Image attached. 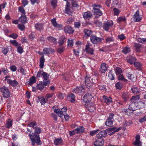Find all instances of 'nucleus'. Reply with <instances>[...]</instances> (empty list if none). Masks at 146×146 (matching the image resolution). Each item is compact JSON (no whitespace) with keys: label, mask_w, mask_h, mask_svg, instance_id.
I'll return each mask as SVG.
<instances>
[{"label":"nucleus","mask_w":146,"mask_h":146,"mask_svg":"<svg viewBox=\"0 0 146 146\" xmlns=\"http://www.w3.org/2000/svg\"><path fill=\"white\" fill-rule=\"evenodd\" d=\"M139 11L138 10L135 14L133 16L134 20L135 22L140 21L142 19V17L139 15Z\"/></svg>","instance_id":"nucleus-11"},{"label":"nucleus","mask_w":146,"mask_h":146,"mask_svg":"<svg viewBox=\"0 0 146 146\" xmlns=\"http://www.w3.org/2000/svg\"><path fill=\"white\" fill-rule=\"evenodd\" d=\"M118 79L119 80H121L124 82H126L127 81V80L125 79L123 74H120L118 76Z\"/></svg>","instance_id":"nucleus-43"},{"label":"nucleus","mask_w":146,"mask_h":146,"mask_svg":"<svg viewBox=\"0 0 146 146\" xmlns=\"http://www.w3.org/2000/svg\"><path fill=\"white\" fill-rule=\"evenodd\" d=\"M65 47H62L58 48L57 49V52L59 53H61L64 52L65 50Z\"/></svg>","instance_id":"nucleus-60"},{"label":"nucleus","mask_w":146,"mask_h":146,"mask_svg":"<svg viewBox=\"0 0 146 146\" xmlns=\"http://www.w3.org/2000/svg\"><path fill=\"white\" fill-rule=\"evenodd\" d=\"M45 61V59L44 58V57L43 56H42L40 58V68H43L44 66V63Z\"/></svg>","instance_id":"nucleus-37"},{"label":"nucleus","mask_w":146,"mask_h":146,"mask_svg":"<svg viewBox=\"0 0 146 146\" xmlns=\"http://www.w3.org/2000/svg\"><path fill=\"white\" fill-rule=\"evenodd\" d=\"M137 103V109H140L141 108H143L145 106V103L144 102H136Z\"/></svg>","instance_id":"nucleus-29"},{"label":"nucleus","mask_w":146,"mask_h":146,"mask_svg":"<svg viewBox=\"0 0 146 146\" xmlns=\"http://www.w3.org/2000/svg\"><path fill=\"white\" fill-rule=\"evenodd\" d=\"M90 40L93 44H96L101 42L102 39L101 38L95 36H90Z\"/></svg>","instance_id":"nucleus-6"},{"label":"nucleus","mask_w":146,"mask_h":146,"mask_svg":"<svg viewBox=\"0 0 146 146\" xmlns=\"http://www.w3.org/2000/svg\"><path fill=\"white\" fill-rule=\"evenodd\" d=\"M47 39L48 41L50 42L54 43H57L56 39L52 36H50L48 37L47 38Z\"/></svg>","instance_id":"nucleus-39"},{"label":"nucleus","mask_w":146,"mask_h":146,"mask_svg":"<svg viewBox=\"0 0 146 146\" xmlns=\"http://www.w3.org/2000/svg\"><path fill=\"white\" fill-rule=\"evenodd\" d=\"M115 86L116 89L121 90L122 87V84L119 82H117L115 84Z\"/></svg>","instance_id":"nucleus-54"},{"label":"nucleus","mask_w":146,"mask_h":146,"mask_svg":"<svg viewBox=\"0 0 146 146\" xmlns=\"http://www.w3.org/2000/svg\"><path fill=\"white\" fill-rule=\"evenodd\" d=\"M68 46L69 47H71L73 44V40L68 39Z\"/></svg>","instance_id":"nucleus-61"},{"label":"nucleus","mask_w":146,"mask_h":146,"mask_svg":"<svg viewBox=\"0 0 146 146\" xmlns=\"http://www.w3.org/2000/svg\"><path fill=\"white\" fill-rule=\"evenodd\" d=\"M12 121L11 119H8L6 121L5 126L8 129L12 127Z\"/></svg>","instance_id":"nucleus-30"},{"label":"nucleus","mask_w":146,"mask_h":146,"mask_svg":"<svg viewBox=\"0 0 146 146\" xmlns=\"http://www.w3.org/2000/svg\"><path fill=\"white\" fill-rule=\"evenodd\" d=\"M29 38L31 40H33L35 38V35L33 33H31L29 36Z\"/></svg>","instance_id":"nucleus-64"},{"label":"nucleus","mask_w":146,"mask_h":146,"mask_svg":"<svg viewBox=\"0 0 146 146\" xmlns=\"http://www.w3.org/2000/svg\"><path fill=\"white\" fill-rule=\"evenodd\" d=\"M19 21L23 23H25L27 22V20L26 16L22 15L19 19Z\"/></svg>","instance_id":"nucleus-28"},{"label":"nucleus","mask_w":146,"mask_h":146,"mask_svg":"<svg viewBox=\"0 0 146 146\" xmlns=\"http://www.w3.org/2000/svg\"><path fill=\"white\" fill-rule=\"evenodd\" d=\"M108 76L109 78L111 80H114V74L112 73L111 71V70L109 71Z\"/></svg>","instance_id":"nucleus-53"},{"label":"nucleus","mask_w":146,"mask_h":146,"mask_svg":"<svg viewBox=\"0 0 146 146\" xmlns=\"http://www.w3.org/2000/svg\"><path fill=\"white\" fill-rule=\"evenodd\" d=\"M63 140L61 138L55 139L54 140V143L56 145H58L63 143Z\"/></svg>","instance_id":"nucleus-25"},{"label":"nucleus","mask_w":146,"mask_h":146,"mask_svg":"<svg viewBox=\"0 0 146 146\" xmlns=\"http://www.w3.org/2000/svg\"><path fill=\"white\" fill-rule=\"evenodd\" d=\"M116 74L117 75H120L122 72V70L119 67H116L115 69Z\"/></svg>","instance_id":"nucleus-46"},{"label":"nucleus","mask_w":146,"mask_h":146,"mask_svg":"<svg viewBox=\"0 0 146 146\" xmlns=\"http://www.w3.org/2000/svg\"><path fill=\"white\" fill-rule=\"evenodd\" d=\"M134 46L135 47L136 51L137 52H140L143 50V47L142 45L137 43H135Z\"/></svg>","instance_id":"nucleus-21"},{"label":"nucleus","mask_w":146,"mask_h":146,"mask_svg":"<svg viewBox=\"0 0 146 146\" xmlns=\"http://www.w3.org/2000/svg\"><path fill=\"white\" fill-rule=\"evenodd\" d=\"M131 50L129 47L126 46L123 48L122 52L126 54L130 52Z\"/></svg>","instance_id":"nucleus-38"},{"label":"nucleus","mask_w":146,"mask_h":146,"mask_svg":"<svg viewBox=\"0 0 146 146\" xmlns=\"http://www.w3.org/2000/svg\"><path fill=\"white\" fill-rule=\"evenodd\" d=\"M99 131V129H96L95 130H93L91 131L89 133L90 135L91 136H93L95 135L97 133L98 131Z\"/></svg>","instance_id":"nucleus-52"},{"label":"nucleus","mask_w":146,"mask_h":146,"mask_svg":"<svg viewBox=\"0 0 146 146\" xmlns=\"http://www.w3.org/2000/svg\"><path fill=\"white\" fill-rule=\"evenodd\" d=\"M74 21V17H71L68 19L66 23L68 24H70Z\"/></svg>","instance_id":"nucleus-58"},{"label":"nucleus","mask_w":146,"mask_h":146,"mask_svg":"<svg viewBox=\"0 0 146 146\" xmlns=\"http://www.w3.org/2000/svg\"><path fill=\"white\" fill-rule=\"evenodd\" d=\"M83 16L85 20H88L92 16V14L90 11H87L83 13Z\"/></svg>","instance_id":"nucleus-18"},{"label":"nucleus","mask_w":146,"mask_h":146,"mask_svg":"<svg viewBox=\"0 0 146 146\" xmlns=\"http://www.w3.org/2000/svg\"><path fill=\"white\" fill-rule=\"evenodd\" d=\"M10 42L11 44L16 46H21V44H19L18 42H17L16 40H10Z\"/></svg>","instance_id":"nucleus-48"},{"label":"nucleus","mask_w":146,"mask_h":146,"mask_svg":"<svg viewBox=\"0 0 146 146\" xmlns=\"http://www.w3.org/2000/svg\"><path fill=\"white\" fill-rule=\"evenodd\" d=\"M107 70V66L105 63H102L100 67V71L102 73H104Z\"/></svg>","instance_id":"nucleus-15"},{"label":"nucleus","mask_w":146,"mask_h":146,"mask_svg":"<svg viewBox=\"0 0 146 146\" xmlns=\"http://www.w3.org/2000/svg\"><path fill=\"white\" fill-rule=\"evenodd\" d=\"M19 12L21 13L23 15H25L26 12L24 8L22 6H19L18 7Z\"/></svg>","instance_id":"nucleus-44"},{"label":"nucleus","mask_w":146,"mask_h":146,"mask_svg":"<svg viewBox=\"0 0 146 146\" xmlns=\"http://www.w3.org/2000/svg\"><path fill=\"white\" fill-rule=\"evenodd\" d=\"M92 98V96L90 93H87L83 97V101L86 103L90 102Z\"/></svg>","instance_id":"nucleus-8"},{"label":"nucleus","mask_w":146,"mask_h":146,"mask_svg":"<svg viewBox=\"0 0 146 146\" xmlns=\"http://www.w3.org/2000/svg\"><path fill=\"white\" fill-rule=\"evenodd\" d=\"M120 129V128L117 129L115 127H113L112 128H109L107 129L106 131L107 134L115 131L116 132H118Z\"/></svg>","instance_id":"nucleus-26"},{"label":"nucleus","mask_w":146,"mask_h":146,"mask_svg":"<svg viewBox=\"0 0 146 146\" xmlns=\"http://www.w3.org/2000/svg\"><path fill=\"white\" fill-rule=\"evenodd\" d=\"M106 131V130H103L100 132L98 134H97L96 137L98 138H100L102 137H105L107 135Z\"/></svg>","instance_id":"nucleus-24"},{"label":"nucleus","mask_w":146,"mask_h":146,"mask_svg":"<svg viewBox=\"0 0 146 146\" xmlns=\"http://www.w3.org/2000/svg\"><path fill=\"white\" fill-rule=\"evenodd\" d=\"M97 85L99 89L100 90H103L105 88V86L101 84H100L98 82Z\"/></svg>","instance_id":"nucleus-62"},{"label":"nucleus","mask_w":146,"mask_h":146,"mask_svg":"<svg viewBox=\"0 0 146 146\" xmlns=\"http://www.w3.org/2000/svg\"><path fill=\"white\" fill-rule=\"evenodd\" d=\"M67 108L64 107L61 109V110L58 107H55V109H54V111L60 117H62L63 115L66 114Z\"/></svg>","instance_id":"nucleus-5"},{"label":"nucleus","mask_w":146,"mask_h":146,"mask_svg":"<svg viewBox=\"0 0 146 146\" xmlns=\"http://www.w3.org/2000/svg\"><path fill=\"white\" fill-rule=\"evenodd\" d=\"M7 82L10 85L13 87H15L19 84L18 82L15 80H12L11 79H7Z\"/></svg>","instance_id":"nucleus-19"},{"label":"nucleus","mask_w":146,"mask_h":146,"mask_svg":"<svg viewBox=\"0 0 146 146\" xmlns=\"http://www.w3.org/2000/svg\"><path fill=\"white\" fill-rule=\"evenodd\" d=\"M140 136L139 135H137L136 136L135 140L133 143L134 145L137 146H141L142 143L140 141Z\"/></svg>","instance_id":"nucleus-14"},{"label":"nucleus","mask_w":146,"mask_h":146,"mask_svg":"<svg viewBox=\"0 0 146 146\" xmlns=\"http://www.w3.org/2000/svg\"><path fill=\"white\" fill-rule=\"evenodd\" d=\"M17 52L20 54H21L23 52V48L20 46H18L17 47Z\"/></svg>","instance_id":"nucleus-57"},{"label":"nucleus","mask_w":146,"mask_h":146,"mask_svg":"<svg viewBox=\"0 0 146 146\" xmlns=\"http://www.w3.org/2000/svg\"><path fill=\"white\" fill-rule=\"evenodd\" d=\"M122 99L124 102H126L129 98V96L128 93L127 92H124L122 94Z\"/></svg>","instance_id":"nucleus-31"},{"label":"nucleus","mask_w":146,"mask_h":146,"mask_svg":"<svg viewBox=\"0 0 146 146\" xmlns=\"http://www.w3.org/2000/svg\"><path fill=\"white\" fill-rule=\"evenodd\" d=\"M113 3L114 5L118 8H121V3L120 1L119 0H114Z\"/></svg>","instance_id":"nucleus-35"},{"label":"nucleus","mask_w":146,"mask_h":146,"mask_svg":"<svg viewBox=\"0 0 146 146\" xmlns=\"http://www.w3.org/2000/svg\"><path fill=\"white\" fill-rule=\"evenodd\" d=\"M18 27L21 31L24 30L25 29V25L23 24H18Z\"/></svg>","instance_id":"nucleus-59"},{"label":"nucleus","mask_w":146,"mask_h":146,"mask_svg":"<svg viewBox=\"0 0 146 146\" xmlns=\"http://www.w3.org/2000/svg\"><path fill=\"white\" fill-rule=\"evenodd\" d=\"M113 23L112 21H110L105 23L103 26L104 29L106 31H108L111 27L113 25Z\"/></svg>","instance_id":"nucleus-10"},{"label":"nucleus","mask_w":146,"mask_h":146,"mask_svg":"<svg viewBox=\"0 0 146 146\" xmlns=\"http://www.w3.org/2000/svg\"><path fill=\"white\" fill-rule=\"evenodd\" d=\"M134 65L137 69L140 70L142 69V65L139 62H135L134 63Z\"/></svg>","instance_id":"nucleus-36"},{"label":"nucleus","mask_w":146,"mask_h":146,"mask_svg":"<svg viewBox=\"0 0 146 146\" xmlns=\"http://www.w3.org/2000/svg\"><path fill=\"white\" fill-rule=\"evenodd\" d=\"M127 76L129 79H130L132 81H133L134 80H135V78L133 75L131 74L128 73L127 74Z\"/></svg>","instance_id":"nucleus-49"},{"label":"nucleus","mask_w":146,"mask_h":146,"mask_svg":"<svg viewBox=\"0 0 146 146\" xmlns=\"http://www.w3.org/2000/svg\"><path fill=\"white\" fill-rule=\"evenodd\" d=\"M131 104L129 106L128 109L130 111H134L137 109L136 102H131Z\"/></svg>","instance_id":"nucleus-17"},{"label":"nucleus","mask_w":146,"mask_h":146,"mask_svg":"<svg viewBox=\"0 0 146 146\" xmlns=\"http://www.w3.org/2000/svg\"><path fill=\"white\" fill-rule=\"evenodd\" d=\"M0 90L4 98H8L10 97L11 92L7 88L4 86L0 88Z\"/></svg>","instance_id":"nucleus-4"},{"label":"nucleus","mask_w":146,"mask_h":146,"mask_svg":"<svg viewBox=\"0 0 146 146\" xmlns=\"http://www.w3.org/2000/svg\"><path fill=\"white\" fill-rule=\"evenodd\" d=\"M104 140L103 139L99 138L94 143L95 146H102L104 144Z\"/></svg>","instance_id":"nucleus-13"},{"label":"nucleus","mask_w":146,"mask_h":146,"mask_svg":"<svg viewBox=\"0 0 146 146\" xmlns=\"http://www.w3.org/2000/svg\"><path fill=\"white\" fill-rule=\"evenodd\" d=\"M140 97L138 95L132 96L129 100L130 102H134L135 101H137L139 100Z\"/></svg>","instance_id":"nucleus-33"},{"label":"nucleus","mask_w":146,"mask_h":146,"mask_svg":"<svg viewBox=\"0 0 146 146\" xmlns=\"http://www.w3.org/2000/svg\"><path fill=\"white\" fill-rule=\"evenodd\" d=\"M126 59L127 62L130 64H132L136 60V59L135 57L130 56H128L127 57Z\"/></svg>","instance_id":"nucleus-23"},{"label":"nucleus","mask_w":146,"mask_h":146,"mask_svg":"<svg viewBox=\"0 0 146 146\" xmlns=\"http://www.w3.org/2000/svg\"><path fill=\"white\" fill-rule=\"evenodd\" d=\"M38 100L41 103V105L44 104L45 103V99L44 97H38Z\"/></svg>","instance_id":"nucleus-51"},{"label":"nucleus","mask_w":146,"mask_h":146,"mask_svg":"<svg viewBox=\"0 0 146 146\" xmlns=\"http://www.w3.org/2000/svg\"><path fill=\"white\" fill-rule=\"evenodd\" d=\"M29 126L33 127L35 129L34 133L29 134L31 143L32 145H34L36 143V122H32L29 124Z\"/></svg>","instance_id":"nucleus-1"},{"label":"nucleus","mask_w":146,"mask_h":146,"mask_svg":"<svg viewBox=\"0 0 146 146\" xmlns=\"http://www.w3.org/2000/svg\"><path fill=\"white\" fill-rule=\"evenodd\" d=\"M50 52H53L54 51L51 48H44L43 50V53L44 54H49Z\"/></svg>","instance_id":"nucleus-32"},{"label":"nucleus","mask_w":146,"mask_h":146,"mask_svg":"<svg viewBox=\"0 0 146 146\" xmlns=\"http://www.w3.org/2000/svg\"><path fill=\"white\" fill-rule=\"evenodd\" d=\"M103 97L104 102L107 104H109L113 102L112 98L111 97H108L104 96H103Z\"/></svg>","instance_id":"nucleus-22"},{"label":"nucleus","mask_w":146,"mask_h":146,"mask_svg":"<svg viewBox=\"0 0 146 146\" xmlns=\"http://www.w3.org/2000/svg\"><path fill=\"white\" fill-rule=\"evenodd\" d=\"M131 89L133 93L137 94L139 92V90L138 88L134 86H132Z\"/></svg>","instance_id":"nucleus-50"},{"label":"nucleus","mask_w":146,"mask_h":146,"mask_svg":"<svg viewBox=\"0 0 146 146\" xmlns=\"http://www.w3.org/2000/svg\"><path fill=\"white\" fill-rule=\"evenodd\" d=\"M36 78L34 76H33L30 78L29 81L27 82V84L29 86H31L33 84L36 83Z\"/></svg>","instance_id":"nucleus-16"},{"label":"nucleus","mask_w":146,"mask_h":146,"mask_svg":"<svg viewBox=\"0 0 146 146\" xmlns=\"http://www.w3.org/2000/svg\"><path fill=\"white\" fill-rule=\"evenodd\" d=\"M84 32L85 33V36H90L92 33L91 30L87 29H84Z\"/></svg>","instance_id":"nucleus-42"},{"label":"nucleus","mask_w":146,"mask_h":146,"mask_svg":"<svg viewBox=\"0 0 146 146\" xmlns=\"http://www.w3.org/2000/svg\"><path fill=\"white\" fill-rule=\"evenodd\" d=\"M95 75L91 74H87L85 78V84L88 88L92 87L93 84L94 82V79H93Z\"/></svg>","instance_id":"nucleus-2"},{"label":"nucleus","mask_w":146,"mask_h":146,"mask_svg":"<svg viewBox=\"0 0 146 146\" xmlns=\"http://www.w3.org/2000/svg\"><path fill=\"white\" fill-rule=\"evenodd\" d=\"M77 133H82L84 131V128L82 126H81L76 129Z\"/></svg>","instance_id":"nucleus-41"},{"label":"nucleus","mask_w":146,"mask_h":146,"mask_svg":"<svg viewBox=\"0 0 146 146\" xmlns=\"http://www.w3.org/2000/svg\"><path fill=\"white\" fill-rule=\"evenodd\" d=\"M68 100L72 102H73L75 101V96L73 94H69L67 96Z\"/></svg>","instance_id":"nucleus-27"},{"label":"nucleus","mask_w":146,"mask_h":146,"mask_svg":"<svg viewBox=\"0 0 146 146\" xmlns=\"http://www.w3.org/2000/svg\"><path fill=\"white\" fill-rule=\"evenodd\" d=\"M64 31L65 33L69 34H72L74 31V30L72 27L69 26L65 27Z\"/></svg>","instance_id":"nucleus-20"},{"label":"nucleus","mask_w":146,"mask_h":146,"mask_svg":"<svg viewBox=\"0 0 146 146\" xmlns=\"http://www.w3.org/2000/svg\"><path fill=\"white\" fill-rule=\"evenodd\" d=\"M88 110L91 112H92L95 109V107L94 104L92 102H89L86 105Z\"/></svg>","instance_id":"nucleus-12"},{"label":"nucleus","mask_w":146,"mask_h":146,"mask_svg":"<svg viewBox=\"0 0 146 146\" xmlns=\"http://www.w3.org/2000/svg\"><path fill=\"white\" fill-rule=\"evenodd\" d=\"M40 73H42L41 74H42V75L44 79H48L49 75L48 73L45 72H44L43 71H42L38 73V74H39Z\"/></svg>","instance_id":"nucleus-45"},{"label":"nucleus","mask_w":146,"mask_h":146,"mask_svg":"<svg viewBox=\"0 0 146 146\" xmlns=\"http://www.w3.org/2000/svg\"><path fill=\"white\" fill-rule=\"evenodd\" d=\"M50 83V81L48 79H44L43 80V85L47 86Z\"/></svg>","instance_id":"nucleus-63"},{"label":"nucleus","mask_w":146,"mask_h":146,"mask_svg":"<svg viewBox=\"0 0 146 146\" xmlns=\"http://www.w3.org/2000/svg\"><path fill=\"white\" fill-rule=\"evenodd\" d=\"M44 88V86L42 82H41V83H39L37 85V89L40 90H42Z\"/></svg>","instance_id":"nucleus-56"},{"label":"nucleus","mask_w":146,"mask_h":146,"mask_svg":"<svg viewBox=\"0 0 146 146\" xmlns=\"http://www.w3.org/2000/svg\"><path fill=\"white\" fill-rule=\"evenodd\" d=\"M66 38L64 36H62L60 38L58 44L59 45L61 46L64 43Z\"/></svg>","instance_id":"nucleus-47"},{"label":"nucleus","mask_w":146,"mask_h":146,"mask_svg":"<svg viewBox=\"0 0 146 146\" xmlns=\"http://www.w3.org/2000/svg\"><path fill=\"white\" fill-rule=\"evenodd\" d=\"M85 90L83 86L76 87L74 89L73 92L76 94H79L82 95L84 94Z\"/></svg>","instance_id":"nucleus-7"},{"label":"nucleus","mask_w":146,"mask_h":146,"mask_svg":"<svg viewBox=\"0 0 146 146\" xmlns=\"http://www.w3.org/2000/svg\"><path fill=\"white\" fill-rule=\"evenodd\" d=\"M70 7L69 3L68 2H67L66 6L65 13L68 14H70L71 13Z\"/></svg>","instance_id":"nucleus-34"},{"label":"nucleus","mask_w":146,"mask_h":146,"mask_svg":"<svg viewBox=\"0 0 146 146\" xmlns=\"http://www.w3.org/2000/svg\"><path fill=\"white\" fill-rule=\"evenodd\" d=\"M92 44L89 43H88L86 45L85 50L86 52L91 55L94 54V49L91 48Z\"/></svg>","instance_id":"nucleus-9"},{"label":"nucleus","mask_w":146,"mask_h":146,"mask_svg":"<svg viewBox=\"0 0 146 146\" xmlns=\"http://www.w3.org/2000/svg\"><path fill=\"white\" fill-rule=\"evenodd\" d=\"M93 7L94 15L96 17L98 18L102 15V13L99 9L101 7L100 5L94 4L93 5Z\"/></svg>","instance_id":"nucleus-3"},{"label":"nucleus","mask_w":146,"mask_h":146,"mask_svg":"<svg viewBox=\"0 0 146 146\" xmlns=\"http://www.w3.org/2000/svg\"><path fill=\"white\" fill-rule=\"evenodd\" d=\"M113 121L107 119L105 123V125L111 127L113 125Z\"/></svg>","instance_id":"nucleus-40"},{"label":"nucleus","mask_w":146,"mask_h":146,"mask_svg":"<svg viewBox=\"0 0 146 146\" xmlns=\"http://www.w3.org/2000/svg\"><path fill=\"white\" fill-rule=\"evenodd\" d=\"M125 21V19L124 17H120L117 19V21L118 23H119L122 21Z\"/></svg>","instance_id":"nucleus-55"}]
</instances>
